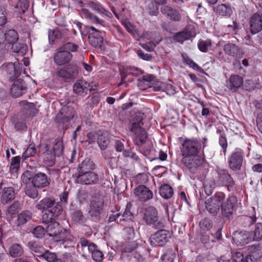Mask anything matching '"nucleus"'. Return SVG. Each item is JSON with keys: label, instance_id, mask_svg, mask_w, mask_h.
Here are the masks:
<instances>
[{"label": "nucleus", "instance_id": "1", "mask_svg": "<svg viewBox=\"0 0 262 262\" xmlns=\"http://www.w3.org/2000/svg\"><path fill=\"white\" fill-rule=\"evenodd\" d=\"M35 207L43 211L42 221L46 224L55 220L62 211V207L59 203H56L54 199L48 197L40 200Z\"/></svg>", "mask_w": 262, "mask_h": 262}, {"label": "nucleus", "instance_id": "2", "mask_svg": "<svg viewBox=\"0 0 262 262\" xmlns=\"http://www.w3.org/2000/svg\"><path fill=\"white\" fill-rule=\"evenodd\" d=\"M144 114L141 112L135 113L130 121V130L134 133V141L136 145L141 146L146 141L147 135L145 129L142 127Z\"/></svg>", "mask_w": 262, "mask_h": 262}, {"label": "nucleus", "instance_id": "3", "mask_svg": "<svg viewBox=\"0 0 262 262\" xmlns=\"http://www.w3.org/2000/svg\"><path fill=\"white\" fill-rule=\"evenodd\" d=\"M181 155H198L202 151L201 141L195 138H180Z\"/></svg>", "mask_w": 262, "mask_h": 262}, {"label": "nucleus", "instance_id": "4", "mask_svg": "<svg viewBox=\"0 0 262 262\" xmlns=\"http://www.w3.org/2000/svg\"><path fill=\"white\" fill-rule=\"evenodd\" d=\"M77 26L82 35L86 36L88 33L90 44L95 48H101L103 45V38L101 35V32L92 26H84L82 30V25L78 23Z\"/></svg>", "mask_w": 262, "mask_h": 262}, {"label": "nucleus", "instance_id": "5", "mask_svg": "<svg viewBox=\"0 0 262 262\" xmlns=\"http://www.w3.org/2000/svg\"><path fill=\"white\" fill-rule=\"evenodd\" d=\"M226 195L222 192H216L215 194L205 202V208L212 216H216L225 200Z\"/></svg>", "mask_w": 262, "mask_h": 262}, {"label": "nucleus", "instance_id": "6", "mask_svg": "<svg viewBox=\"0 0 262 262\" xmlns=\"http://www.w3.org/2000/svg\"><path fill=\"white\" fill-rule=\"evenodd\" d=\"M48 224H49L47 227L48 234L50 236L54 237L57 242L63 241L62 244L64 245L66 239L70 236L68 230L62 228L57 222L53 220Z\"/></svg>", "mask_w": 262, "mask_h": 262}, {"label": "nucleus", "instance_id": "7", "mask_svg": "<svg viewBox=\"0 0 262 262\" xmlns=\"http://www.w3.org/2000/svg\"><path fill=\"white\" fill-rule=\"evenodd\" d=\"M142 219L146 224L152 225L155 228L164 226L163 222L159 220L157 211L154 207L149 206L143 211Z\"/></svg>", "mask_w": 262, "mask_h": 262}, {"label": "nucleus", "instance_id": "8", "mask_svg": "<svg viewBox=\"0 0 262 262\" xmlns=\"http://www.w3.org/2000/svg\"><path fill=\"white\" fill-rule=\"evenodd\" d=\"M38 156L42 159L43 162L49 166H53L55 163V154L52 151L51 146L46 144H40L38 146Z\"/></svg>", "mask_w": 262, "mask_h": 262}, {"label": "nucleus", "instance_id": "9", "mask_svg": "<svg viewBox=\"0 0 262 262\" xmlns=\"http://www.w3.org/2000/svg\"><path fill=\"white\" fill-rule=\"evenodd\" d=\"M171 237L170 232L166 230H159L152 234L148 239L152 247L163 246Z\"/></svg>", "mask_w": 262, "mask_h": 262}, {"label": "nucleus", "instance_id": "10", "mask_svg": "<svg viewBox=\"0 0 262 262\" xmlns=\"http://www.w3.org/2000/svg\"><path fill=\"white\" fill-rule=\"evenodd\" d=\"M201 228L204 230H210V234L215 239H220L222 237L221 226L218 225L212 226L210 220L208 219H204L200 222Z\"/></svg>", "mask_w": 262, "mask_h": 262}, {"label": "nucleus", "instance_id": "11", "mask_svg": "<svg viewBox=\"0 0 262 262\" xmlns=\"http://www.w3.org/2000/svg\"><path fill=\"white\" fill-rule=\"evenodd\" d=\"M51 182V177L43 172L38 171L32 174L31 183L39 189L48 186Z\"/></svg>", "mask_w": 262, "mask_h": 262}, {"label": "nucleus", "instance_id": "12", "mask_svg": "<svg viewBox=\"0 0 262 262\" xmlns=\"http://www.w3.org/2000/svg\"><path fill=\"white\" fill-rule=\"evenodd\" d=\"M244 152L241 149H236L228 159L229 167L233 170H240L243 164Z\"/></svg>", "mask_w": 262, "mask_h": 262}, {"label": "nucleus", "instance_id": "13", "mask_svg": "<svg viewBox=\"0 0 262 262\" xmlns=\"http://www.w3.org/2000/svg\"><path fill=\"white\" fill-rule=\"evenodd\" d=\"M134 194L136 199L141 202H145L153 198L152 191L147 187L140 185L134 190Z\"/></svg>", "mask_w": 262, "mask_h": 262}, {"label": "nucleus", "instance_id": "14", "mask_svg": "<svg viewBox=\"0 0 262 262\" xmlns=\"http://www.w3.org/2000/svg\"><path fill=\"white\" fill-rule=\"evenodd\" d=\"M181 162L191 173H195L200 165L198 155H182Z\"/></svg>", "mask_w": 262, "mask_h": 262}, {"label": "nucleus", "instance_id": "15", "mask_svg": "<svg viewBox=\"0 0 262 262\" xmlns=\"http://www.w3.org/2000/svg\"><path fill=\"white\" fill-rule=\"evenodd\" d=\"M215 171L217 173V183L219 184L227 186L228 188L233 186L234 181L227 170L217 167Z\"/></svg>", "mask_w": 262, "mask_h": 262}, {"label": "nucleus", "instance_id": "16", "mask_svg": "<svg viewBox=\"0 0 262 262\" xmlns=\"http://www.w3.org/2000/svg\"><path fill=\"white\" fill-rule=\"evenodd\" d=\"M75 115V110L71 106H64L56 117V120L59 123L69 122Z\"/></svg>", "mask_w": 262, "mask_h": 262}, {"label": "nucleus", "instance_id": "17", "mask_svg": "<svg viewBox=\"0 0 262 262\" xmlns=\"http://www.w3.org/2000/svg\"><path fill=\"white\" fill-rule=\"evenodd\" d=\"M236 202V197L233 195L229 196L225 202H223L221 209L224 217L229 218L232 216Z\"/></svg>", "mask_w": 262, "mask_h": 262}, {"label": "nucleus", "instance_id": "18", "mask_svg": "<svg viewBox=\"0 0 262 262\" xmlns=\"http://www.w3.org/2000/svg\"><path fill=\"white\" fill-rule=\"evenodd\" d=\"M72 58L73 55L69 51L63 50L60 48L55 53L54 61L57 66H63L70 62Z\"/></svg>", "mask_w": 262, "mask_h": 262}, {"label": "nucleus", "instance_id": "19", "mask_svg": "<svg viewBox=\"0 0 262 262\" xmlns=\"http://www.w3.org/2000/svg\"><path fill=\"white\" fill-rule=\"evenodd\" d=\"M3 183L0 184V199L3 204H7L15 199L14 189L12 187H5L2 188Z\"/></svg>", "mask_w": 262, "mask_h": 262}, {"label": "nucleus", "instance_id": "20", "mask_svg": "<svg viewBox=\"0 0 262 262\" xmlns=\"http://www.w3.org/2000/svg\"><path fill=\"white\" fill-rule=\"evenodd\" d=\"M154 36H158V39L156 40V43H154L152 41H150L146 43H140L142 48L148 52L152 51L154 50L156 44H158L159 42H160L162 40V38L159 36V34L156 32L153 33L150 32H145L143 33L142 34V38L148 40L152 39Z\"/></svg>", "mask_w": 262, "mask_h": 262}, {"label": "nucleus", "instance_id": "21", "mask_svg": "<svg viewBox=\"0 0 262 262\" xmlns=\"http://www.w3.org/2000/svg\"><path fill=\"white\" fill-rule=\"evenodd\" d=\"M142 73V71L136 67H123L122 70L120 71L121 82L118 84V86L125 83V80L128 75L138 76Z\"/></svg>", "mask_w": 262, "mask_h": 262}, {"label": "nucleus", "instance_id": "22", "mask_svg": "<svg viewBox=\"0 0 262 262\" xmlns=\"http://www.w3.org/2000/svg\"><path fill=\"white\" fill-rule=\"evenodd\" d=\"M233 240L237 245L243 246L252 241L251 234L246 231H236L234 232Z\"/></svg>", "mask_w": 262, "mask_h": 262}, {"label": "nucleus", "instance_id": "23", "mask_svg": "<svg viewBox=\"0 0 262 262\" xmlns=\"http://www.w3.org/2000/svg\"><path fill=\"white\" fill-rule=\"evenodd\" d=\"M98 180V175L93 172L79 173L76 180L77 183L86 185L95 183Z\"/></svg>", "mask_w": 262, "mask_h": 262}, {"label": "nucleus", "instance_id": "24", "mask_svg": "<svg viewBox=\"0 0 262 262\" xmlns=\"http://www.w3.org/2000/svg\"><path fill=\"white\" fill-rule=\"evenodd\" d=\"M103 202L100 200L94 199L91 201L89 213L93 219H98L103 209Z\"/></svg>", "mask_w": 262, "mask_h": 262}, {"label": "nucleus", "instance_id": "25", "mask_svg": "<svg viewBox=\"0 0 262 262\" xmlns=\"http://www.w3.org/2000/svg\"><path fill=\"white\" fill-rule=\"evenodd\" d=\"M262 30V13L261 15L255 13L253 14L250 20V30L252 34H254Z\"/></svg>", "mask_w": 262, "mask_h": 262}, {"label": "nucleus", "instance_id": "26", "mask_svg": "<svg viewBox=\"0 0 262 262\" xmlns=\"http://www.w3.org/2000/svg\"><path fill=\"white\" fill-rule=\"evenodd\" d=\"M195 33L191 28H185L182 31L177 33L173 36L175 41L183 43L184 41L194 38Z\"/></svg>", "mask_w": 262, "mask_h": 262}, {"label": "nucleus", "instance_id": "27", "mask_svg": "<svg viewBox=\"0 0 262 262\" xmlns=\"http://www.w3.org/2000/svg\"><path fill=\"white\" fill-rule=\"evenodd\" d=\"M73 89L75 93L80 96H84L88 91H91L90 83L84 80H77L74 84Z\"/></svg>", "mask_w": 262, "mask_h": 262}, {"label": "nucleus", "instance_id": "28", "mask_svg": "<svg viewBox=\"0 0 262 262\" xmlns=\"http://www.w3.org/2000/svg\"><path fill=\"white\" fill-rule=\"evenodd\" d=\"M81 16L86 19L89 23L95 25L104 26L105 21L100 19L97 16L85 8H82L80 11Z\"/></svg>", "mask_w": 262, "mask_h": 262}, {"label": "nucleus", "instance_id": "29", "mask_svg": "<svg viewBox=\"0 0 262 262\" xmlns=\"http://www.w3.org/2000/svg\"><path fill=\"white\" fill-rule=\"evenodd\" d=\"M26 86L20 79L14 81L10 90V93L13 97L17 98L25 93Z\"/></svg>", "mask_w": 262, "mask_h": 262}, {"label": "nucleus", "instance_id": "30", "mask_svg": "<svg viewBox=\"0 0 262 262\" xmlns=\"http://www.w3.org/2000/svg\"><path fill=\"white\" fill-rule=\"evenodd\" d=\"M1 69L2 73L11 81L19 75V73L16 71L14 63L12 62L4 63L1 67Z\"/></svg>", "mask_w": 262, "mask_h": 262}, {"label": "nucleus", "instance_id": "31", "mask_svg": "<svg viewBox=\"0 0 262 262\" xmlns=\"http://www.w3.org/2000/svg\"><path fill=\"white\" fill-rule=\"evenodd\" d=\"M131 205L127 203L125 210L122 214L120 213L119 221H117V223L126 226L128 224L130 225L133 224V219L134 217L133 213L130 212Z\"/></svg>", "mask_w": 262, "mask_h": 262}, {"label": "nucleus", "instance_id": "32", "mask_svg": "<svg viewBox=\"0 0 262 262\" xmlns=\"http://www.w3.org/2000/svg\"><path fill=\"white\" fill-rule=\"evenodd\" d=\"M243 84V78L238 75H232L226 81V86L230 91L235 92Z\"/></svg>", "mask_w": 262, "mask_h": 262}, {"label": "nucleus", "instance_id": "33", "mask_svg": "<svg viewBox=\"0 0 262 262\" xmlns=\"http://www.w3.org/2000/svg\"><path fill=\"white\" fill-rule=\"evenodd\" d=\"M248 251L249 255L247 256H249V259L251 261H256L262 256V247L259 244L249 246Z\"/></svg>", "mask_w": 262, "mask_h": 262}, {"label": "nucleus", "instance_id": "34", "mask_svg": "<svg viewBox=\"0 0 262 262\" xmlns=\"http://www.w3.org/2000/svg\"><path fill=\"white\" fill-rule=\"evenodd\" d=\"M161 13L168 16L171 20L178 21L181 18V14L176 9L168 6H163L161 8Z\"/></svg>", "mask_w": 262, "mask_h": 262}, {"label": "nucleus", "instance_id": "35", "mask_svg": "<svg viewBox=\"0 0 262 262\" xmlns=\"http://www.w3.org/2000/svg\"><path fill=\"white\" fill-rule=\"evenodd\" d=\"M155 82V77L153 75L147 74L144 75L138 83L140 89L144 90L148 88H151Z\"/></svg>", "mask_w": 262, "mask_h": 262}, {"label": "nucleus", "instance_id": "36", "mask_svg": "<svg viewBox=\"0 0 262 262\" xmlns=\"http://www.w3.org/2000/svg\"><path fill=\"white\" fill-rule=\"evenodd\" d=\"M88 250L91 253L92 258L94 261L100 262L103 260L104 254L95 244L91 243L88 246Z\"/></svg>", "mask_w": 262, "mask_h": 262}, {"label": "nucleus", "instance_id": "37", "mask_svg": "<svg viewBox=\"0 0 262 262\" xmlns=\"http://www.w3.org/2000/svg\"><path fill=\"white\" fill-rule=\"evenodd\" d=\"M86 6L92 8L93 9L97 11L100 14H103L109 18L112 17V13L105 9L99 3L94 2H88Z\"/></svg>", "mask_w": 262, "mask_h": 262}, {"label": "nucleus", "instance_id": "38", "mask_svg": "<svg viewBox=\"0 0 262 262\" xmlns=\"http://www.w3.org/2000/svg\"><path fill=\"white\" fill-rule=\"evenodd\" d=\"M225 53L231 56L235 57L240 55V49L233 43H228L224 46Z\"/></svg>", "mask_w": 262, "mask_h": 262}, {"label": "nucleus", "instance_id": "39", "mask_svg": "<svg viewBox=\"0 0 262 262\" xmlns=\"http://www.w3.org/2000/svg\"><path fill=\"white\" fill-rule=\"evenodd\" d=\"M9 252L12 257L15 258L21 256L24 253V249L19 244L14 243L9 248Z\"/></svg>", "mask_w": 262, "mask_h": 262}, {"label": "nucleus", "instance_id": "40", "mask_svg": "<svg viewBox=\"0 0 262 262\" xmlns=\"http://www.w3.org/2000/svg\"><path fill=\"white\" fill-rule=\"evenodd\" d=\"M32 213L28 210L21 212L18 215L17 220V226H19L26 224L32 218Z\"/></svg>", "mask_w": 262, "mask_h": 262}, {"label": "nucleus", "instance_id": "41", "mask_svg": "<svg viewBox=\"0 0 262 262\" xmlns=\"http://www.w3.org/2000/svg\"><path fill=\"white\" fill-rule=\"evenodd\" d=\"M213 11L222 16H230L232 13V11L230 7L227 6L225 4H221L216 7H213Z\"/></svg>", "mask_w": 262, "mask_h": 262}, {"label": "nucleus", "instance_id": "42", "mask_svg": "<svg viewBox=\"0 0 262 262\" xmlns=\"http://www.w3.org/2000/svg\"><path fill=\"white\" fill-rule=\"evenodd\" d=\"M80 170L79 173L90 172L94 169V164L89 159L83 160L79 166Z\"/></svg>", "mask_w": 262, "mask_h": 262}, {"label": "nucleus", "instance_id": "43", "mask_svg": "<svg viewBox=\"0 0 262 262\" xmlns=\"http://www.w3.org/2000/svg\"><path fill=\"white\" fill-rule=\"evenodd\" d=\"M205 193L208 196L210 195L215 188L216 184L213 179L206 180L204 182Z\"/></svg>", "mask_w": 262, "mask_h": 262}, {"label": "nucleus", "instance_id": "44", "mask_svg": "<svg viewBox=\"0 0 262 262\" xmlns=\"http://www.w3.org/2000/svg\"><path fill=\"white\" fill-rule=\"evenodd\" d=\"M37 256L48 262H61L60 259L57 258V256L54 253L50 252L48 250H45L41 255H37Z\"/></svg>", "mask_w": 262, "mask_h": 262}, {"label": "nucleus", "instance_id": "45", "mask_svg": "<svg viewBox=\"0 0 262 262\" xmlns=\"http://www.w3.org/2000/svg\"><path fill=\"white\" fill-rule=\"evenodd\" d=\"M18 36L17 33L14 30H9L5 33V42L6 41L10 45H12L17 41Z\"/></svg>", "mask_w": 262, "mask_h": 262}, {"label": "nucleus", "instance_id": "46", "mask_svg": "<svg viewBox=\"0 0 262 262\" xmlns=\"http://www.w3.org/2000/svg\"><path fill=\"white\" fill-rule=\"evenodd\" d=\"M160 194L162 198L165 199H169L173 194L172 188L169 185L164 184L160 189Z\"/></svg>", "mask_w": 262, "mask_h": 262}, {"label": "nucleus", "instance_id": "47", "mask_svg": "<svg viewBox=\"0 0 262 262\" xmlns=\"http://www.w3.org/2000/svg\"><path fill=\"white\" fill-rule=\"evenodd\" d=\"M212 46V41L210 39L206 40L200 39L198 43V47L199 50L202 52H207L209 48Z\"/></svg>", "mask_w": 262, "mask_h": 262}, {"label": "nucleus", "instance_id": "48", "mask_svg": "<svg viewBox=\"0 0 262 262\" xmlns=\"http://www.w3.org/2000/svg\"><path fill=\"white\" fill-rule=\"evenodd\" d=\"M37 187L34 185H28L25 187V194L30 198L34 199L36 198L38 195Z\"/></svg>", "mask_w": 262, "mask_h": 262}, {"label": "nucleus", "instance_id": "49", "mask_svg": "<svg viewBox=\"0 0 262 262\" xmlns=\"http://www.w3.org/2000/svg\"><path fill=\"white\" fill-rule=\"evenodd\" d=\"M176 257V253L173 249H168L162 255L161 259L163 262H173Z\"/></svg>", "mask_w": 262, "mask_h": 262}, {"label": "nucleus", "instance_id": "50", "mask_svg": "<svg viewBox=\"0 0 262 262\" xmlns=\"http://www.w3.org/2000/svg\"><path fill=\"white\" fill-rule=\"evenodd\" d=\"M29 249L38 255H41L45 251L44 248L39 245L38 243L34 241H30L28 243Z\"/></svg>", "mask_w": 262, "mask_h": 262}, {"label": "nucleus", "instance_id": "51", "mask_svg": "<svg viewBox=\"0 0 262 262\" xmlns=\"http://www.w3.org/2000/svg\"><path fill=\"white\" fill-rule=\"evenodd\" d=\"M70 80L75 79L79 73V68L75 64H70L66 67Z\"/></svg>", "mask_w": 262, "mask_h": 262}, {"label": "nucleus", "instance_id": "52", "mask_svg": "<svg viewBox=\"0 0 262 262\" xmlns=\"http://www.w3.org/2000/svg\"><path fill=\"white\" fill-rule=\"evenodd\" d=\"M12 50L13 52L23 55L26 53V46L16 41L12 44Z\"/></svg>", "mask_w": 262, "mask_h": 262}, {"label": "nucleus", "instance_id": "53", "mask_svg": "<svg viewBox=\"0 0 262 262\" xmlns=\"http://www.w3.org/2000/svg\"><path fill=\"white\" fill-rule=\"evenodd\" d=\"M262 239V223H258L256 224L253 232V240L260 241Z\"/></svg>", "mask_w": 262, "mask_h": 262}, {"label": "nucleus", "instance_id": "54", "mask_svg": "<svg viewBox=\"0 0 262 262\" xmlns=\"http://www.w3.org/2000/svg\"><path fill=\"white\" fill-rule=\"evenodd\" d=\"M48 37L49 41L53 42L55 39L61 38L62 34L59 30L55 29L49 31Z\"/></svg>", "mask_w": 262, "mask_h": 262}, {"label": "nucleus", "instance_id": "55", "mask_svg": "<svg viewBox=\"0 0 262 262\" xmlns=\"http://www.w3.org/2000/svg\"><path fill=\"white\" fill-rule=\"evenodd\" d=\"M29 7V0H19L15 7L19 12L24 13L28 9Z\"/></svg>", "mask_w": 262, "mask_h": 262}, {"label": "nucleus", "instance_id": "56", "mask_svg": "<svg viewBox=\"0 0 262 262\" xmlns=\"http://www.w3.org/2000/svg\"><path fill=\"white\" fill-rule=\"evenodd\" d=\"M97 142L100 148L105 150L108 145L109 140L103 134H101L98 137Z\"/></svg>", "mask_w": 262, "mask_h": 262}, {"label": "nucleus", "instance_id": "57", "mask_svg": "<svg viewBox=\"0 0 262 262\" xmlns=\"http://www.w3.org/2000/svg\"><path fill=\"white\" fill-rule=\"evenodd\" d=\"M36 154V149L32 145L30 144L26 151L23 154L22 157L24 160H26L31 157H34Z\"/></svg>", "mask_w": 262, "mask_h": 262}, {"label": "nucleus", "instance_id": "58", "mask_svg": "<svg viewBox=\"0 0 262 262\" xmlns=\"http://www.w3.org/2000/svg\"><path fill=\"white\" fill-rule=\"evenodd\" d=\"M72 219L74 222L79 224H83L86 221L85 217L80 210H76L74 212L72 215Z\"/></svg>", "mask_w": 262, "mask_h": 262}, {"label": "nucleus", "instance_id": "59", "mask_svg": "<svg viewBox=\"0 0 262 262\" xmlns=\"http://www.w3.org/2000/svg\"><path fill=\"white\" fill-rule=\"evenodd\" d=\"M20 158L18 156L13 157L11 159L10 170L12 172H16L19 167Z\"/></svg>", "mask_w": 262, "mask_h": 262}, {"label": "nucleus", "instance_id": "60", "mask_svg": "<svg viewBox=\"0 0 262 262\" xmlns=\"http://www.w3.org/2000/svg\"><path fill=\"white\" fill-rule=\"evenodd\" d=\"M56 75L58 77L63 79L65 81L70 80L67 69L66 67L57 69L56 71Z\"/></svg>", "mask_w": 262, "mask_h": 262}, {"label": "nucleus", "instance_id": "61", "mask_svg": "<svg viewBox=\"0 0 262 262\" xmlns=\"http://www.w3.org/2000/svg\"><path fill=\"white\" fill-rule=\"evenodd\" d=\"M123 234L124 237L127 239H133L135 236V230L133 227H126L123 229Z\"/></svg>", "mask_w": 262, "mask_h": 262}, {"label": "nucleus", "instance_id": "62", "mask_svg": "<svg viewBox=\"0 0 262 262\" xmlns=\"http://www.w3.org/2000/svg\"><path fill=\"white\" fill-rule=\"evenodd\" d=\"M234 262H249V256L244 257V255L239 252H235L233 256Z\"/></svg>", "mask_w": 262, "mask_h": 262}, {"label": "nucleus", "instance_id": "63", "mask_svg": "<svg viewBox=\"0 0 262 262\" xmlns=\"http://www.w3.org/2000/svg\"><path fill=\"white\" fill-rule=\"evenodd\" d=\"M219 142L220 145L223 149L224 155H225L226 154L228 143L227 138L224 134H221L220 135L219 139Z\"/></svg>", "mask_w": 262, "mask_h": 262}, {"label": "nucleus", "instance_id": "64", "mask_svg": "<svg viewBox=\"0 0 262 262\" xmlns=\"http://www.w3.org/2000/svg\"><path fill=\"white\" fill-rule=\"evenodd\" d=\"M52 151L55 154V156H59L63 151V146L61 142H57L53 146H51Z\"/></svg>", "mask_w": 262, "mask_h": 262}]
</instances>
